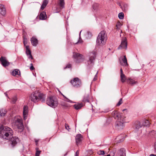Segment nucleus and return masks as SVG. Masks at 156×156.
<instances>
[{"instance_id":"nucleus-1","label":"nucleus","mask_w":156,"mask_h":156,"mask_svg":"<svg viewBox=\"0 0 156 156\" xmlns=\"http://www.w3.org/2000/svg\"><path fill=\"white\" fill-rule=\"evenodd\" d=\"M0 134L2 139L9 140L13 146L16 145L19 141L18 137L12 136L13 135L12 130L7 126H0Z\"/></svg>"},{"instance_id":"nucleus-2","label":"nucleus","mask_w":156,"mask_h":156,"mask_svg":"<svg viewBox=\"0 0 156 156\" xmlns=\"http://www.w3.org/2000/svg\"><path fill=\"white\" fill-rule=\"evenodd\" d=\"M45 95L37 91L33 92L30 96V100L34 102H37L39 100L42 102L45 101Z\"/></svg>"},{"instance_id":"nucleus-3","label":"nucleus","mask_w":156,"mask_h":156,"mask_svg":"<svg viewBox=\"0 0 156 156\" xmlns=\"http://www.w3.org/2000/svg\"><path fill=\"white\" fill-rule=\"evenodd\" d=\"M107 40V34L104 31H101L99 34L98 37L96 42L99 45H104Z\"/></svg>"},{"instance_id":"nucleus-4","label":"nucleus","mask_w":156,"mask_h":156,"mask_svg":"<svg viewBox=\"0 0 156 156\" xmlns=\"http://www.w3.org/2000/svg\"><path fill=\"white\" fill-rule=\"evenodd\" d=\"M47 104L53 108H55L58 105L57 99L54 96H50L47 98L46 101Z\"/></svg>"},{"instance_id":"nucleus-5","label":"nucleus","mask_w":156,"mask_h":156,"mask_svg":"<svg viewBox=\"0 0 156 156\" xmlns=\"http://www.w3.org/2000/svg\"><path fill=\"white\" fill-rule=\"evenodd\" d=\"M126 122L125 117L124 116H121L120 118L118 119L116 122V127L118 128L122 129L124 126L125 123Z\"/></svg>"},{"instance_id":"nucleus-6","label":"nucleus","mask_w":156,"mask_h":156,"mask_svg":"<svg viewBox=\"0 0 156 156\" xmlns=\"http://www.w3.org/2000/svg\"><path fill=\"white\" fill-rule=\"evenodd\" d=\"M73 56L75 59L76 62L78 63L83 62L84 59L83 55L76 52L73 53Z\"/></svg>"},{"instance_id":"nucleus-7","label":"nucleus","mask_w":156,"mask_h":156,"mask_svg":"<svg viewBox=\"0 0 156 156\" xmlns=\"http://www.w3.org/2000/svg\"><path fill=\"white\" fill-rule=\"evenodd\" d=\"M71 83L73 86L76 88H78L82 85L81 80L78 77L74 78L70 81Z\"/></svg>"},{"instance_id":"nucleus-8","label":"nucleus","mask_w":156,"mask_h":156,"mask_svg":"<svg viewBox=\"0 0 156 156\" xmlns=\"http://www.w3.org/2000/svg\"><path fill=\"white\" fill-rule=\"evenodd\" d=\"M96 53L97 52L95 51H93L89 53V60L87 62L89 65L93 63L96 57Z\"/></svg>"},{"instance_id":"nucleus-9","label":"nucleus","mask_w":156,"mask_h":156,"mask_svg":"<svg viewBox=\"0 0 156 156\" xmlns=\"http://www.w3.org/2000/svg\"><path fill=\"white\" fill-rule=\"evenodd\" d=\"M15 123L18 129L22 130L23 129L24 126L22 119H18L16 120Z\"/></svg>"},{"instance_id":"nucleus-10","label":"nucleus","mask_w":156,"mask_h":156,"mask_svg":"<svg viewBox=\"0 0 156 156\" xmlns=\"http://www.w3.org/2000/svg\"><path fill=\"white\" fill-rule=\"evenodd\" d=\"M127 47V42L126 38V37H124L122 39L121 44L118 47V49L125 48L126 49Z\"/></svg>"},{"instance_id":"nucleus-11","label":"nucleus","mask_w":156,"mask_h":156,"mask_svg":"<svg viewBox=\"0 0 156 156\" xmlns=\"http://www.w3.org/2000/svg\"><path fill=\"white\" fill-rule=\"evenodd\" d=\"M0 62L1 64L4 67H6L9 65V63L7 61L5 57L2 56L0 58Z\"/></svg>"},{"instance_id":"nucleus-12","label":"nucleus","mask_w":156,"mask_h":156,"mask_svg":"<svg viewBox=\"0 0 156 156\" xmlns=\"http://www.w3.org/2000/svg\"><path fill=\"white\" fill-rule=\"evenodd\" d=\"M119 60L122 65L124 66H126L128 65V64L127 62V59L126 55L124 56L123 58L122 57H121L119 58Z\"/></svg>"},{"instance_id":"nucleus-13","label":"nucleus","mask_w":156,"mask_h":156,"mask_svg":"<svg viewBox=\"0 0 156 156\" xmlns=\"http://www.w3.org/2000/svg\"><path fill=\"white\" fill-rule=\"evenodd\" d=\"M28 107L27 106H24L23 108V119L25 120L27 119L28 115Z\"/></svg>"},{"instance_id":"nucleus-14","label":"nucleus","mask_w":156,"mask_h":156,"mask_svg":"<svg viewBox=\"0 0 156 156\" xmlns=\"http://www.w3.org/2000/svg\"><path fill=\"white\" fill-rule=\"evenodd\" d=\"M112 115L115 119H119L121 116H124L121 115L120 113L116 111H115L112 112Z\"/></svg>"},{"instance_id":"nucleus-15","label":"nucleus","mask_w":156,"mask_h":156,"mask_svg":"<svg viewBox=\"0 0 156 156\" xmlns=\"http://www.w3.org/2000/svg\"><path fill=\"white\" fill-rule=\"evenodd\" d=\"M126 150L124 148L120 149L117 154V156H126Z\"/></svg>"},{"instance_id":"nucleus-16","label":"nucleus","mask_w":156,"mask_h":156,"mask_svg":"<svg viewBox=\"0 0 156 156\" xmlns=\"http://www.w3.org/2000/svg\"><path fill=\"white\" fill-rule=\"evenodd\" d=\"M82 139L83 137L81 134H78L76 136V140L77 145L81 142Z\"/></svg>"},{"instance_id":"nucleus-17","label":"nucleus","mask_w":156,"mask_h":156,"mask_svg":"<svg viewBox=\"0 0 156 156\" xmlns=\"http://www.w3.org/2000/svg\"><path fill=\"white\" fill-rule=\"evenodd\" d=\"M30 41L32 45L34 46H36L38 44V40L34 37H33L31 38Z\"/></svg>"},{"instance_id":"nucleus-18","label":"nucleus","mask_w":156,"mask_h":156,"mask_svg":"<svg viewBox=\"0 0 156 156\" xmlns=\"http://www.w3.org/2000/svg\"><path fill=\"white\" fill-rule=\"evenodd\" d=\"M0 13L2 16H4L6 13L5 8L3 5L0 4Z\"/></svg>"},{"instance_id":"nucleus-19","label":"nucleus","mask_w":156,"mask_h":156,"mask_svg":"<svg viewBox=\"0 0 156 156\" xmlns=\"http://www.w3.org/2000/svg\"><path fill=\"white\" fill-rule=\"evenodd\" d=\"M64 0H59L58 3V5L59 7V9H61L64 7Z\"/></svg>"},{"instance_id":"nucleus-20","label":"nucleus","mask_w":156,"mask_h":156,"mask_svg":"<svg viewBox=\"0 0 156 156\" xmlns=\"http://www.w3.org/2000/svg\"><path fill=\"white\" fill-rule=\"evenodd\" d=\"M135 126L136 129L138 130L143 126L141 122L137 121L135 123Z\"/></svg>"},{"instance_id":"nucleus-21","label":"nucleus","mask_w":156,"mask_h":156,"mask_svg":"<svg viewBox=\"0 0 156 156\" xmlns=\"http://www.w3.org/2000/svg\"><path fill=\"white\" fill-rule=\"evenodd\" d=\"M126 135L124 134H121L118 136L116 138V139H119L118 141L119 142H122L124 139Z\"/></svg>"},{"instance_id":"nucleus-22","label":"nucleus","mask_w":156,"mask_h":156,"mask_svg":"<svg viewBox=\"0 0 156 156\" xmlns=\"http://www.w3.org/2000/svg\"><path fill=\"white\" fill-rule=\"evenodd\" d=\"M39 18L41 20H45L47 18L46 12H42L40 14Z\"/></svg>"},{"instance_id":"nucleus-23","label":"nucleus","mask_w":156,"mask_h":156,"mask_svg":"<svg viewBox=\"0 0 156 156\" xmlns=\"http://www.w3.org/2000/svg\"><path fill=\"white\" fill-rule=\"evenodd\" d=\"M83 106V104L82 103H77L74 105L73 107L76 110H78L81 108Z\"/></svg>"},{"instance_id":"nucleus-24","label":"nucleus","mask_w":156,"mask_h":156,"mask_svg":"<svg viewBox=\"0 0 156 156\" xmlns=\"http://www.w3.org/2000/svg\"><path fill=\"white\" fill-rule=\"evenodd\" d=\"M48 2L47 0H44L43 2L42 5L41 6V9L43 10L48 4Z\"/></svg>"},{"instance_id":"nucleus-25","label":"nucleus","mask_w":156,"mask_h":156,"mask_svg":"<svg viewBox=\"0 0 156 156\" xmlns=\"http://www.w3.org/2000/svg\"><path fill=\"white\" fill-rule=\"evenodd\" d=\"M83 101L84 102H89V95L88 94H86L84 96Z\"/></svg>"},{"instance_id":"nucleus-26","label":"nucleus","mask_w":156,"mask_h":156,"mask_svg":"<svg viewBox=\"0 0 156 156\" xmlns=\"http://www.w3.org/2000/svg\"><path fill=\"white\" fill-rule=\"evenodd\" d=\"M11 74L12 75L15 76L17 75H19L20 74V72L19 70L17 69H15L13 71Z\"/></svg>"},{"instance_id":"nucleus-27","label":"nucleus","mask_w":156,"mask_h":156,"mask_svg":"<svg viewBox=\"0 0 156 156\" xmlns=\"http://www.w3.org/2000/svg\"><path fill=\"white\" fill-rule=\"evenodd\" d=\"M143 126H147L150 125V122L147 120L145 119L143 120L142 122H141Z\"/></svg>"},{"instance_id":"nucleus-28","label":"nucleus","mask_w":156,"mask_h":156,"mask_svg":"<svg viewBox=\"0 0 156 156\" xmlns=\"http://www.w3.org/2000/svg\"><path fill=\"white\" fill-rule=\"evenodd\" d=\"M120 77H121V80L122 83H124L125 82V80H126V76L124 75V74H122V75H120Z\"/></svg>"},{"instance_id":"nucleus-29","label":"nucleus","mask_w":156,"mask_h":156,"mask_svg":"<svg viewBox=\"0 0 156 156\" xmlns=\"http://www.w3.org/2000/svg\"><path fill=\"white\" fill-rule=\"evenodd\" d=\"M6 113V111L5 109H2L0 110V115L1 116H4Z\"/></svg>"},{"instance_id":"nucleus-30","label":"nucleus","mask_w":156,"mask_h":156,"mask_svg":"<svg viewBox=\"0 0 156 156\" xmlns=\"http://www.w3.org/2000/svg\"><path fill=\"white\" fill-rule=\"evenodd\" d=\"M26 54L27 55H28L31 54V52L28 46H26Z\"/></svg>"},{"instance_id":"nucleus-31","label":"nucleus","mask_w":156,"mask_h":156,"mask_svg":"<svg viewBox=\"0 0 156 156\" xmlns=\"http://www.w3.org/2000/svg\"><path fill=\"white\" fill-rule=\"evenodd\" d=\"M118 17L119 19H122L124 17V15L123 12H120L119 14Z\"/></svg>"},{"instance_id":"nucleus-32","label":"nucleus","mask_w":156,"mask_h":156,"mask_svg":"<svg viewBox=\"0 0 156 156\" xmlns=\"http://www.w3.org/2000/svg\"><path fill=\"white\" fill-rule=\"evenodd\" d=\"M129 83L132 85H133L136 83V82L132 79H129Z\"/></svg>"},{"instance_id":"nucleus-33","label":"nucleus","mask_w":156,"mask_h":156,"mask_svg":"<svg viewBox=\"0 0 156 156\" xmlns=\"http://www.w3.org/2000/svg\"><path fill=\"white\" fill-rule=\"evenodd\" d=\"M17 99V97H14L12 98L11 102L13 104L15 103Z\"/></svg>"},{"instance_id":"nucleus-34","label":"nucleus","mask_w":156,"mask_h":156,"mask_svg":"<svg viewBox=\"0 0 156 156\" xmlns=\"http://www.w3.org/2000/svg\"><path fill=\"white\" fill-rule=\"evenodd\" d=\"M97 153L99 155H103L105 154L104 151L101 150L98 151Z\"/></svg>"},{"instance_id":"nucleus-35","label":"nucleus","mask_w":156,"mask_h":156,"mask_svg":"<svg viewBox=\"0 0 156 156\" xmlns=\"http://www.w3.org/2000/svg\"><path fill=\"white\" fill-rule=\"evenodd\" d=\"M93 7L94 10L96 9L98 7V5L97 3H94L93 5Z\"/></svg>"},{"instance_id":"nucleus-36","label":"nucleus","mask_w":156,"mask_h":156,"mask_svg":"<svg viewBox=\"0 0 156 156\" xmlns=\"http://www.w3.org/2000/svg\"><path fill=\"white\" fill-rule=\"evenodd\" d=\"M38 148H36V151L35 154L36 156H39L41 152V151H38Z\"/></svg>"},{"instance_id":"nucleus-37","label":"nucleus","mask_w":156,"mask_h":156,"mask_svg":"<svg viewBox=\"0 0 156 156\" xmlns=\"http://www.w3.org/2000/svg\"><path fill=\"white\" fill-rule=\"evenodd\" d=\"M62 95L63 96V97L65 99V101H67L68 102H70V103L73 102L71 101L69 99H68L67 98L66 96H65L62 94Z\"/></svg>"},{"instance_id":"nucleus-38","label":"nucleus","mask_w":156,"mask_h":156,"mask_svg":"<svg viewBox=\"0 0 156 156\" xmlns=\"http://www.w3.org/2000/svg\"><path fill=\"white\" fill-rule=\"evenodd\" d=\"M81 30L80 31V33L81 32ZM82 42V40L81 37H79V40L78 41V42L76 43H75V44H77V43H81Z\"/></svg>"},{"instance_id":"nucleus-39","label":"nucleus","mask_w":156,"mask_h":156,"mask_svg":"<svg viewBox=\"0 0 156 156\" xmlns=\"http://www.w3.org/2000/svg\"><path fill=\"white\" fill-rule=\"evenodd\" d=\"M122 98H121L118 102V103L116 105L118 106H119L121 104H122Z\"/></svg>"},{"instance_id":"nucleus-40","label":"nucleus","mask_w":156,"mask_h":156,"mask_svg":"<svg viewBox=\"0 0 156 156\" xmlns=\"http://www.w3.org/2000/svg\"><path fill=\"white\" fill-rule=\"evenodd\" d=\"M31 65V66L30 67V69L31 70H33L34 69V67H33V64L32 63H31L30 64Z\"/></svg>"},{"instance_id":"nucleus-41","label":"nucleus","mask_w":156,"mask_h":156,"mask_svg":"<svg viewBox=\"0 0 156 156\" xmlns=\"http://www.w3.org/2000/svg\"><path fill=\"white\" fill-rule=\"evenodd\" d=\"M27 56H28V58H29L31 59H33V57L31 54Z\"/></svg>"},{"instance_id":"nucleus-42","label":"nucleus","mask_w":156,"mask_h":156,"mask_svg":"<svg viewBox=\"0 0 156 156\" xmlns=\"http://www.w3.org/2000/svg\"><path fill=\"white\" fill-rule=\"evenodd\" d=\"M79 155V150H77L75 154V156H78Z\"/></svg>"},{"instance_id":"nucleus-43","label":"nucleus","mask_w":156,"mask_h":156,"mask_svg":"<svg viewBox=\"0 0 156 156\" xmlns=\"http://www.w3.org/2000/svg\"><path fill=\"white\" fill-rule=\"evenodd\" d=\"M98 72H97V73L96 74L94 78L93 79V80L94 81L96 80H97V74H98Z\"/></svg>"},{"instance_id":"nucleus-44","label":"nucleus","mask_w":156,"mask_h":156,"mask_svg":"<svg viewBox=\"0 0 156 156\" xmlns=\"http://www.w3.org/2000/svg\"><path fill=\"white\" fill-rule=\"evenodd\" d=\"M71 66L70 64H68L67 65V66L65 68H64V69H66L67 68H70L71 67Z\"/></svg>"},{"instance_id":"nucleus-45","label":"nucleus","mask_w":156,"mask_h":156,"mask_svg":"<svg viewBox=\"0 0 156 156\" xmlns=\"http://www.w3.org/2000/svg\"><path fill=\"white\" fill-rule=\"evenodd\" d=\"M65 128L66 129H67L68 130H69V126L68 125H67L66 124L65 126Z\"/></svg>"},{"instance_id":"nucleus-46","label":"nucleus","mask_w":156,"mask_h":156,"mask_svg":"<svg viewBox=\"0 0 156 156\" xmlns=\"http://www.w3.org/2000/svg\"><path fill=\"white\" fill-rule=\"evenodd\" d=\"M27 41H25V39H24L23 44L26 48V44H27Z\"/></svg>"},{"instance_id":"nucleus-47","label":"nucleus","mask_w":156,"mask_h":156,"mask_svg":"<svg viewBox=\"0 0 156 156\" xmlns=\"http://www.w3.org/2000/svg\"><path fill=\"white\" fill-rule=\"evenodd\" d=\"M87 34L88 36V37H91V33L90 32H88Z\"/></svg>"},{"instance_id":"nucleus-48","label":"nucleus","mask_w":156,"mask_h":156,"mask_svg":"<svg viewBox=\"0 0 156 156\" xmlns=\"http://www.w3.org/2000/svg\"><path fill=\"white\" fill-rule=\"evenodd\" d=\"M120 75H122V74H124L123 73V71L122 69H121L120 70Z\"/></svg>"},{"instance_id":"nucleus-49","label":"nucleus","mask_w":156,"mask_h":156,"mask_svg":"<svg viewBox=\"0 0 156 156\" xmlns=\"http://www.w3.org/2000/svg\"><path fill=\"white\" fill-rule=\"evenodd\" d=\"M154 148L155 151H156V142L154 144Z\"/></svg>"},{"instance_id":"nucleus-50","label":"nucleus","mask_w":156,"mask_h":156,"mask_svg":"<svg viewBox=\"0 0 156 156\" xmlns=\"http://www.w3.org/2000/svg\"><path fill=\"white\" fill-rule=\"evenodd\" d=\"M150 156H156V155L152 154H150Z\"/></svg>"},{"instance_id":"nucleus-51","label":"nucleus","mask_w":156,"mask_h":156,"mask_svg":"<svg viewBox=\"0 0 156 156\" xmlns=\"http://www.w3.org/2000/svg\"><path fill=\"white\" fill-rule=\"evenodd\" d=\"M4 94L6 97H7V94L6 92Z\"/></svg>"},{"instance_id":"nucleus-52","label":"nucleus","mask_w":156,"mask_h":156,"mask_svg":"<svg viewBox=\"0 0 156 156\" xmlns=\"http://www.w3.org/2000/svg\"><path fill=\"white\" fill-rule=\"evenodd\" d=\"M151 132H153L154 133H155V131H152Z\"/></svg>"},{"instance_id":"nucleus-53","label":"nucleus","mask_w":156,"mask_h":156,"mask_svg":"<svg viewBox=\"0 0 156 156\" xmlns=\"http://www.w3.org/2000/svg\"><path fill=\"white\" fill-rule=\"evenodd\" d=\"M110 156V154H108L106 156Z\"/></svg>"},{"instance_id":"nucleus-54","label":"nucleus","mask_w":156,"mask_h":156,"mask_svg":"<svg viewBox=\"0 0 156 156\" xmlns=\"http://www.w3.org/2000/svg\"><path fill=\"white\" fill-rule=\"evenodd\" d=\"M24 39H25V41H27V39H26V38H24Z\"/></svg>"},{"instance_id":"nucleus-55","label":"nucleus","mask_w":156,"mask_h":156,"mask_svg":"<svg viewBox=\"0 0 156 156\" xmlns=\"http://www.w3.org/2000/svg\"><path fill=\"white\" fill-rule=\"evenodd\" d=\"M126 110V109H123V110H122V111H123H123H124Z\"/></svg>"},{"instance_id":"nucleus-56","label":"nucleus","mask_w":156,"mask_h":156,"mask_svg":"<svg viewBox=\"0 0 156 156\" xmlns=\"http://www.w3.org/2000/svg\"><path fill=\"white\" fill-rule=\"evenodd\" d=\"M58 91H59V92L60 93L62 94V93L60 91H59V90H58Z\"/></svg>"},{"instance_id":"nucleus-57","label":"nucleus","mask_w":156,"mask_h":156,"mask_svg":"<svg viewBox=\"0 0 156 156\" xmlns=\"http://www.w3.org/2000/svg\"><path fill=\"white\" fill-rule=\"evenodd\" d=\"M62 105L63 106H65L64 104H62Z\"/></svg>"},{"instance_id":"nucleus-58","label":"nucleus","mask_w":156,"mask_h":156,"mask_svg":"<svg viewBox=\"0 0 156 156\" xmlns=\"http://www.w3.org/2000/svg\"><path fill=\"white\" fill-rule=\"evenodd\" d=\"M127 6V5H124V6Z\"/></svg>"},{"instance_id":"nucleus-59","label":"nucleus","mask_w":156,"mask_h":156,"mask_svg":"<svg viewBox=\"0 0 156 156\" xmlns=\"http://www.w3.org/2000/svg\"><path fill=\"white\" fill-rule=\"evenodd\" d=\"M118 24H117L116 26V27H117V26H118Z\"/></svg>"}]
</instances>
